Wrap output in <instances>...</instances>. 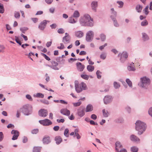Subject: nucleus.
<instances>
[{
	"label": "nucleus",
	"instance_id": "nucleus-1",
	"mask_svg": "<svg viewBox=\"0 0 152 152\" xmlns=\"http://www.w3.org/2000/svg\"><path fill=\"white\" fill-rule=\"evenodd\" d=\"M80 22L81 25L83 26L92 27L94 25L93 19L88 14H85L81 18Z\"/></svg>",
	"mask_w": 152,
	"mask_h": 152
},
{
	"label": "nucleus",
	"instance_id": "nucleus-2",
	"mask_svg": "<svg viewBox=\"0 0 152 152\" xmlns=\"http://www.w3.org/2000/svg\"><path fill=\"white\" fill-rule=\"evenodd\" d=\"M32 112V106L28 104H26L23 106L22 107L17 110L16 117L19 118L20 115V113L25 115H28L31 114Z\"/></svg>",
	"mask_w": 152,
	"mask_h": 152
},
{
	"label": "nucleus",
	"instance_id": "nucleus-3",
	"mask_svg": "<svg viewBox=\"0 0 152 152\" xmlns=\"http://www.w3.org/2000/svg\"><path fill=\"white\" fill-rule=\"evenodd\" d=\"M135 124V129L138 131V134H142L146 130V126L145 124L140 121H137Z\"/></svg>",
	"mask_w": 152,
	"mask_h": 152
},
{
	"label": "nucleus",
	"instance_id": "nucleus-4",
	"mask_svg": "<svg viewBox=\"0 0 152 152\" xmlns=\"http://www.w3.org/2000/svg\"><path fill=\"white\" fill-rule=\"evenodd\" d=\"M150 83V79L145 77L141 78L140 82L138 83V86L145 89H147Z\"/></svg>",
	"mask_w": 152,
	"mask_h": 152
},
{
	"label": "nucleus",
	"instance_id": "nucleus-5",
	"mask_svg": "<svg viewBox=\"0 0 152 152\" xmlns=\"http://www.w3.org/2000/svg\"><path fill=\"white\" fill-rule=\"evenodd\" d=\"M75 90L77 93H79L83 90H86L87 89L86 84L83 82L80 84L75 83Z\"/></svg>",
	"mask_w": 152,
	"mask_h": 152
},
{
	"label": "nucleus",
	"instance_id": "nucleus-6",
	"mask_svg": "<svg viewBox=\"0 0 152 152\" xmlns=\"http://www.w3.org/2000/svg\"><path fill=\"white\" fill-rule=\"evenodd\" d=\"M111 11L112 12V15L110 16V18L113 22L114 25L116 27H118L119 26V24L116 19V12L114 11L113 8L111 9Z\"/></svg>",
	"mask_w": 152,
	"mask_h": 152
},
{
	"label": "nucleus",
	"instance_id": "nucleus-7",
	"mask_svg": "<svg viewBox=\"0 0 152 152\" xmlns=\"http://www.w3.org/2000/svg\"><path fill=\"white\" fill-rule=\"evenodd\" d=\"M94 36V33L92 31H88L86 34V40L88 42H91L93 39Z\"/></svg>",
	"mask_w": 152,
	"mask_h": 152
},
{
	"label": "nucleus",
	"instance_id": "nucleus-8",
	"mask_svg": "<svg viewBox=\"0 0 152 152\" xmlns=\"http://www.w3.org/2000/svg\"><path fill=\"white\" fill-rule=\"evenodd\" d=\"M120 56V60L122 63H124L128 57V54L126 52L124 51L122 53H120L118 55V56Z\"/></svg>",
	"mask_w": 152,
	"mask_h": 152
},
{
	"label": "nucleus",
	"instance_id": "nucleus-9",
	"mask_svg": "<svg viewBox=\"0 0 152 152\" xmlns=\"http://www.w3.org/2000/svg\"><path fill=\"white\" fill-rule=\"evenodd\" d=\"M113 97L111 95H107L103 98L104 103L105 104H107L111 103L113 101Z\"/></svg>",
	"mask_w": 152,
	"mask_h": 152
},
{
	"label": "nucleus",
	"instance_id": "nucleus-10",
	"mask_svg": "<svg viewBox=\"0 0 152 152\" xmlns=\"http://www.w3.org/2000/svg\"><path fill=\"white\" fill-rule=\"evenodd\" d=\"M39 122L41 124L44 126H48L52 124V122L49 119H45L43 120H40Z\"/></svg>",
	"mask_w": 152,
	"mask_h": 152
},
{
	"label": "nucleus",
	"instance_id": "nucleus-11",
	"mask_svg": "<svg viewBox=\"0 0 152 152\" xmlns=\"http://www.w3.org/2000/svg\"><path fill=\"white\" fill-rule=\"evenodd\" d=\"M49 22V21L48 20H44L39 23L38 26V28L41 30H43L45 28L47 23Z\"/></svg>",
	"mask_w": 152,
	"mask_h": 152
},
{
	"label": "nucleus",
	"instance_id": "nucleus-12",
	"mask_svg": "<svg viewBox=\"0 0 152 152\" xmlns=\"http://www.w3.org/2000/svg\"><path fill=\"white\" fill-rule=\"evenodd\" d=\"M52 65H47L46 66L55 70H58L59 69L57 67L58 63L55 61H52Z\"/></svg>",
	"mask_w": 152,
	"mask_h": 152
},
{
	"label": "nucleus",
	"instance_id": "nucleus-13",
	"mask_svg": "<svg viewBox=\"0 0 152 152\" xmlns=\"http://www.w3.org/2000/svg\"><path fill=\"white\" fill-rule=\"evenodd\" d=\"M11 133L13 134L12 140H16L17 139L19 135V132L16 130L13 129L11 131Z\"/></svg>",
	"mask_w": 152,
	"mask_h": 152
},
{
	"label": "nucleus",
	"instance_id": "nucleus-14",
	"mask_svg": "<svg viewBox=\"0 0 152 152\" xmlns=\"http://www.w3.org/2000/svg\"><path fill=\"white\" fill-rule=\"evenodd\" d=\"M39 115L41 117H45L48 115V111L45 109H41L39 111Z\"/></svg>",
	"mask_w": 152,
	"mask_h": 152
},
{
	"label": "nucleus",
	"instance_id": "nucleus-15",
	"mask_svg": "<svg viewBox=\"0 0 152 152\" xmlns=\"http://www.w3.org/2000/svg\"><path fill=\"white\" fill-rule=\"evenodd\" d=\"M77 115L80 117H83L85 114L84 108L80 107L77 110Z\"/></svg>",
	"mask_w": 152,
	"mask_h": 152
},
{
	"label": "nucleus",
	"instance_id": "nucleus-16",
	"mask_svg": "<svg viewBox=\"0 0 152 152\" xmlns=\"http://www.w3.org/2000/svg\"><path fill=\"white\" fill-rule=\"evenodd\" d=\"M60 113L66 116H69L70 114V111L66 108H62L60 110Z\"/></svg>",
	"mask_w": 152,
	"mask_h": 152
},
{
	"label": "nucleus",
	"instance_id": "nucleus-17",
	"mask_svg": "<svg viewBox=\"0 0 152 152\" xmlns=\"http://www.w3.org/2000/svg\"><path fill=\"white\" fill-rule=\"evenodd\" d=\"M77 70L80 72H82L85 68V66L80 62H77L76 64Z\"/></svg>",
	"mask_w": 152,
	"mask_h": 152
},
{
	"label": "nucleus",
	"instance_id": "nucleus-18",
	"mask_svg": "<svg viewBox=\"0 0 152 152\" xmlns=\"http://www.w3.org/2000/svg\"><path fill=\"white\" fill-rule=\"evenodd\" d=\"M70 37L69 35H65L62 38V42L65 44L69 43L70 41Z\"/></svg>",
	"mask_w": 152,
	"mask_h": 152
},
{
	"label": "nucleus",
	"instance_id": "nucleus-19",
	"mask_svg": "<svg viewBox=\"0 0 152 152\" xmlns=\"http://www.w3.org/2000/svg\"><path fill=\"white\" fill-rule=\"evenodd\" d=\"M127 68L128 70L130 71L134 72L136 70V69L134 66V63L133 62H132L128 65Z\"/></svg>",
	"mask_w": 152,
	"mask_h": 152
},
{
	"label": "nucleus",
	"instance_id": "nucleus-20",
	"mask_svg": "<svg viewBox=\"0 0 152 152\" xmlns=\"http://www.w3.org/2000/svg\"><path fill=\"white\" fill-rule=\"evenodd\" d=\"M97 2L96 1H93L91 4V7L92 10L95 12L96 11V8L97 7Z\"/></svg>",
	"mask_w": 152,
	"mask_h": 152
},
{
	"label": "nucleus",
	"instance_id": "nucleus-21",
	"mask_svg": "<svg viewBox=\"0 0 152 152\" xmlns=\"http://www.w3.org/2000/svg\"><path fill=\"white\" fill-rule=\"evenodd\" d=\"M83 33L81 31H77L75 32V35L78 38H81L83 36Z\"/></svg>",
	"mask_w": 152,
	"mask_h": 152
},
{
	"label": "nucleus",
	"instance_id": "nucleus-22",
	"mask_svg": "<svg viewBox=\"0 0 152 152\" xmlns=\"http://www.w3.org/2000/svg\"><path fill=\"white\" fill-rule=\"evenodd\" d=\"M130 138L131 140L134 142H139L140 140L134 134L131 135Z\"/></svg>",
	"mask_w": 152,
	"mask_h": 152
},
{
	"label": "nucleus",
	"instance_id": "nucleus-23",
	"mask_svg": "<svg viewBox=\"0 0 152 152\" xmlns=\"http://www.w3.org/2000/svg\"><path fill=\"white\" fill-rule=\"evenodd\" d=\"M43 143L44 144H47L50 142V138L49 137H47L44 138L42 140Z\"/></svg>",
	"mask_w": 152,
	"mask_h": 152
},
{
	"label": "nucleus",
	"instance_id": "nucleus-24",
	"mask_svg": "<svg viewBox=\"0 0 152 152\" xmlns=\"http://www.w3.org/2000/svg\"><path fill=\"white\" fill-rule=\"evenodd\" d=\"M80 13L78 11L76 10L74 11L73 15L72 16L76 19L77 20V19L80 17Z\"/></svg>",
	"mask_w": 152,
	"mask_h": 152
},
{
	"label": "nucleus",
	"instance_id": "nucleus-25",
	"mask_svg": "<svg viewBox=\"0 0 152 152\" xmlns=\"http://www.w3.org/2000/svg\"><path fill=\"white\" fill-rule=\"evenodd\" d=\"M93 110V106L91 104L88 105L86 107V112L92 111Z\"/></svg>",
	"mask_w": 152,
	"mask_h": 152
},
{
	"label": "nucleus",
	"instance_id": "nucleus-26",
	"mask_svg": "<svg viewBox=\"0 0 152 152\" xmlns=\"http://www.w3.org/2000/svg\"><path fill=\"white\" fill-rule=\"evenodd\" d=\"M115 146L116 150L118 152L119 151V148L122 147L121 143L119 141L116 142L115 143Z\"/></svg>",
	"mask_w": 152,
	"mask_h": 152
},
{
	"label": "nucleus",
	"instance_id": "nucleus-27",
	"mask_svg": "<svg viewBox=\"0 0 152 152\" xmlns=\"http://www.w3.org/2000/svg\"><path fill=\"white\" fill-rule=\"evenodd\" d=\"M77 21V19H76L72 16L69 18V22L71 23H75Z\"/></svg>",
	"mask_w": 152,
	"mask_h": 152
},
{
	"label": "nucleus",
	"instance_id": "nucleus-28",
	"mask_svg": "<svg viewBox=\"0 0 152 152\" xmlns=\"http://www.w3.org/2000/svg\"><path fill=\"white\" fill-rule=\"evenodd\" d=\"M142 38L144 41H146L149 39V37L148 35L145 33H142Z\"/></svg>",
	"mask_w": 152,
	"mask_h": 152
},
{
	"label": "nucleus",
	"instance_id": "nucleus-29",
	"mask_svg": "<svg viewBox=\"0 0 152 152\" xmlns=\"http://www.w3.org/2000/svg\"><path fill=\"white\" fill-rule=\"evenodd\" d=\"M55 140L56 141V143L58 145L62 141L61 138L60 136L56 137Z\"/></svg>",
	"mask_w": 152,
	"mask_h": 152
},
{
	"label": "nucleus",
	"instance_id": "nucleus-30",
	"mask_svg": "<svg viewBox=\"0 0 152 152\" xmlns=\"http://www.w3.org/2000/svg\"><path fill=\"white\" fill-rule=\"evenodd\" d=\"M124 121L123 118L121 117H119L114 120V122L116 123H121Z\"/></svg>",
	"mask_w": 152,
	"mask_h": 152
},
{
	"label": "nucleus",
	"instance_id": "nucleus-31",
	"mask_svg": "<svg viewBox=\"0 0 152 152\" xmlns=\"http://www.w3.org/2000/svg\"><path fill=\"white\" fill-rule=\"evenodd\" d=\"M142 8V6L140 5H137L136 7V9L138 12H140Z\"/></svg>",
	"mask_w": 152,
	"mask_h": 152
},
{
	"label": "nucleus",
	"instance_id": "nucleus-32",
	"mask_svg": "<svg viewBox=\"0 0 152 152\" xmlns=\"http://www.w3.org/2000/svg\"><path fill=\"white\" fill-rule=\"evenodd\" d=\"M34 96L35 97L41 98H43L44 97V94L40 93H38L36 94H34Z\"/></svg>",
	"mask_w": 152,
	"mask_h": 152
},
{
	"label": "nucleus",
	"instance_id": "nucleus-33",
	"mask_svg": "<svg viewBox=\"0 0 152 152\" xmlns=\"http://www.w3.org/2000/svg\"><path fill=\"white\" fill-rule=\"evenodd\" d=\"M87 69L88 71L91 72L94 70V66L88 65L87 66Z\"/></svg>",
	"mask_w": 152,
	"mask_h": 152
},
{
	"label": "nucleus",
	"instance_id": "nucleus-34",
	"mask_svg": "<svg viewBox=\"0 0 152 152\" xmlns=\"http://www.w3.org/2000/svg\"><path fill=\"white\" fill-rule=\"evenodd\" d=\"M113 86L114 88L115 89L119 88L120 87V83L116 82H114Z\"/></svg>",
	"mask_w": 152,
	"mask_h": 152
},
{
	"label": "nucleus",
	"instance_id": "nucleus-35",
	"mask_svg": "<svg viewBox=\"0 0 152 152\" xmlns=\"http://www.w3.org/2000/svg\"><path fill=\"white\" fill-rule=\"evenodd\" d=\"M41 151V148L38 147H34L33 148V152H40Z\"/></svg>",
	"mask_w": 152,
	"mask_h": 152
},
{
	"label": "nucleus",
	"instance_id": "nucleus-36",
	"mask_svg": "<svg viewBox=\"0 0 152 152\" xmlns=\"http://www.w3.org/2000/svg\"><path fill=\"white\" fill-rule=\"evenodd\" d=\"M131 150L132 152H137L138 151V148L136 146H133L131 148Z\"/></svg>",
	"mask_w": 152,
	"mask_h": 152
},
{
	"label": "nucleus",
	"instance_id": "nucleus-37",
	"mask_svg": "<svg viewBox=\"0 0 152 152\" xmlns=\"http://www.w3.org/2000/svg\"><path fill=\"white\" fill-rule=\"evenodd\" d=\"M28 29V28L27 27H23L20 28V31L23 33H25L26 31Z\"/></svg>",
	"mask_w": 152,
	"mask_h": 152
},
{
	"label": "nucleus",
	"instance_id": "nucleus-38",
	"mask_svg": "<svg viewBox=\"0 0 152 152\" xmlns=\"http://www.w3.org/2000/svg\"><path fill=\"white\" fill-rule=\"evenodd\" d=\"M69 130L68 129L66 128L65 129L64 132V135L65 136L67 137L69 136Z\"/></svg>",
	"mask_w": 152,
	"mask_h": 152
},
{
	"label": "nucleus",
	"instance_id": "nucleus-39",
	"mask_svg": "<svg viewBox=\"0 0 152 152\" xmlns=\"http://www.w3.org/2000/svg\"><path fill=\"white\" fill-rule=\"evenodd\" d=\"M126 82L130 87H132V82L130 80L128 79L127 78L126 80Z\"/></svg>",
	"mask_w": 152,
	"mask_h": 152
},
{
	"label": "nucleus",
	"instance_id": "nucleus-40",
	"mask_svg": "<svg viewBox=\"0 0 152 152\" xmlns=\"http://www.w3.org/2000/svg\"><path fill=\"white\" fill-rule=\"evenodd\" d=\"M102 112L104 116L105 117H107L108 116V113L107 111H106L105 109L102 110Z\"/></svg>",
	"mask_w": 152,
	"mask_h": 152
},
{
	"label": "nucleus",
	"instance_id": "nucleus-41",
	"mask_svg": "<svg viewBox=\"0 0 152 152\" xmlns=\"http://www.w3.org/2000/svg\"><path fill=\"white\" fill-rule=\"evenodd\" d=\"M148 8L149 7L147 5L146 6L144 9L143 10V11L144 12V13L146 15H147L149 12Z\"/></svg>",
	"mask_w": 152,
	"mask_h": 152
},
{
	"label": "nucleus",
	"instance_id": "nucleus-42",
	"mask_svg": "<svg viewBox=\"0 0 152 152\" xmlns=\"http://www.w3.org/2000/svg\"><path fill=\"white\" fill-rule=\"evenodd\" d=\"M80 76L83 79L87 80H88L89 77V76L86 75H81Z\"/></svg>",
	"mask_w": 152,
	"mask_h": 152
},
{
	"label": "nucleus",
	"instance_id": "nucleus-43",
	"mask_svg": "<svg viewBox=\"0 0 152 152\" xmlns=\"http://www.w3.org/2000/svg\"><path fill=\"white\" fill-rule=\"evenodd\" d=\"M102 73V72H100L99 70H97L96 74L97 76V77L98 79L101 78V75L100 74Z\"/></svg>",
	"mask_w": 152,
	"mask_h": 152
},
{
	"label": "nucleus",
	"instance_id": "nucleus-44",
	"mask_svg": "<svg viewBox=\"0 0 152 152\" xmlns=\"http://www.w3.org/2000/svg\"><path fill=\"white\" fill-rule=\"evenodd\" d=\"M101 39L102 41H104L106 39V36L104 34H102L100 35Z\"/></svg>",
	"mask_w": 152,
	"mask_h": 152
},
{
	"label": "nucleus",
	"instance_id": "nucleus-45",
	"mask_svg": "<svg viewBox=\"0 0 152 152\" xmlns=\"http://www.w3.org/2000/svg\"><path fill=\"white\" fill-rule=\"evenodd\" d=\"M148 24V22L146 20H145L142 21L141 23V25L142 26H145Z\"/></svg>",
	"mask_w": 152,
	"mask_h": 152
},
{
	"label": "nucleus",
	"instance_id": "nucleus-46",
	"mask_svg": "<svg viewBox=\"0 0 152 152\" xmlns=\"http://www.w3.org/2000/svg\"><path fill=\"white\" fill-rule=\"evenodd\" d=\"M14 16L15 18H18L20 17V14L19 12H15L14 13Z\"/></svg>",
	"mask_w": 152,
	"mask_h": 152
},
{
	"label": "nucleus",
	"instance_id": "nucleus-47",
	"mask_svg": "<svg viewBox=\"0 0 152 152\" xmlns=\"http://www.w3.org/2000/svg\"><path fill=\"white\" fill-rule=\"evenodd\" d=\"M41 55L42 56H43L48 61H50V59L46 54L43 53H41Z\"/></svg>",
	"mask_w": 152,
	"mask_h": 152
},
{
	"label": "nucleus",
	"instance_id": "nucleus-48",
	"mask_svg": "<svg viewBox=\"0 0 152 152\" xmlns=\"http://www.w3.org/2000/svg\"><path fill=\"white\" fill-rule=\"evenodd\" d=\"M106 57V55L105 53H103L100 56V58H101L103 60L105 59Z\"/></svg>",
	"mask_w": 152,
	"mask_h": 152
},
{
	"label": "nucleus",
	"instance_id": "nucleus-49",
	"mask_svg": "<svg viewBox=\"0 0 152 152\" xmlns=\"http://www.w3.org/2000/svg\"><path fill=\"white\" fill-rule=\"evenodd\" d=\"M26 97L27 99H28L30 101H32L33 100V99L31 96L29 94L26 95Z\"/></svg>",
	"mask_w": 152,
	"mask_h": 152
},
{
	"label": "nucleus",
	"instance_id": "nucleus-50",
	"mask_svg": "<svg viewBox=\"0 0 152 152\" xmlns=\"http://www.w3.org/2000/svg\"><path fill=\"white\" fill-rule=\"evenodd\" d=\"M60 34H62L64 32V30L62 28H60L57 31Z\"/></svg>",
	"mask_w": 152,
	"mask_h": 152
},
{
	"label": "nucleus",
	"instance_id": "nucleus-51",
	"mask_svg": "<svg viewBox=\"0 0 152 152\" xmlns=\"http://www.w3.org/2000/svg\"><path fill=\"white\" fill-rule=\"evenodd\" d=\"M117 3L118 4L119 7H122L123 6L124 3L122 1H117Z\"/></svg>",
	"mask_w": 152,
	"mask_h": 152
},
{
	"label": "nucleus",
	"instance_id": "nucleus-52",
	"mask_svg": "<svg viewBox=\"0 0 152 152\" xmlns=\"http://www.w3.org/2000/svg\"><path fill=\"white\" fill-rule=\"evenodd\" d=\"M40 102L42 103L46 104H49V102L48 101L45 99L41 100H40Z\"/></svg>",
	"mask_w": 152,
	"mask_h": 152
},
{
	"label": "nucleus",
	"instance_id": "nucleus-53",
	"mask_svg": "<svg viewBox=\"0 0 152 152\" xmlns=\"http://www.w3.org/2000/svg\"><path fill=\"white\" fill-rule=\"evenodd\" d=\"M81 104V102H77L73 103V105L75 107H77L79 106Z\"/></svg>",
	"mask_w": 152,
	"mask_h": 152
},
{
	"label": "nucleus",
	"instance_id": "nucleus-54",
	"mask_svg": "<svg viewBox=\"0 0 152 152\" xmlns=\"http://www.w3.org/2000/svg\"><path fill=\"white\" fill-rule=\"evenodd\" d=\"M15 40L16 42L19 45H21V42L20 41L18 38L17 37H15Z\"/></svg>",
	"mask_w": 152,
	"mask_h": 152
},
{
	"label": "nucleus",
	"instance_id": "nucleus-55",
	"mask_svg": "<svg viewBox=\"0 0 152 152\" xmlns=\"http://www.w3.org/2000/svg\"><path fill=\"white\" fill-rule=\"evenodd\" d=\"M39 131L38 129H35L32 130L31 132L32 134H36Z\"/></svg>",
	"mask_w": 152,
	"mask_h": 152
},
{
	"label": "nucleus",
	"instance_id": "nucleus-56",
	"mask_svg": "<svg viewBox=\"0 0 152 152\" xmlns=\"http://www.w3.org/2000/svg\"><path fill=\"white\" fill-rule=\"evenodd\" d=\"M109 87L108 86H106V88L105 89H104V90H101L100 91L101 92H106L108 91L109 90Z\"/></svg>",
	"mask_w": 152,
	"mask_h": 152
},
{
	"label": "nucleus",
	"instance_id": "nucleus-57",
	"mask_svg": "<svg viewBox=\"0 0 152 152\" xmlns=\"http://www.w3.org/2000/svg\"><path fill=\"white\" fill-rule=\"evenodd\" d=\"M107 45V43H105L104 45L100 46L99 47V49L100 50H102L103 49H104V48Z\"/></svg>",
	"mask_w": 152,
	"mask_h": 152
},
{
	"label": "nucleus",
	"instance_id": "nucleus-58",
	"mask_svg": "<svg viewBox=\"0 0 152 152\" xmlns=\"http://www.w3.org/2000/svg\"><path fill=\"white\" fill-rule=\"evenodd\" d=\"M4 138V135L2 132H0V142Z\"/></svg>",
	"mask_w": 152,
	"mask_h": 152
},
{
	"label": "nucleus",
	"instance_id": "nucleus-59",
	"mask_svg": "<svg viewBox=\"0 0 152 152\" xmlns=\"http://www.w3.org/2000/svg\"><path fill=\"white\" fill-rule=\"evenodd\" d=\"M91 117L92 119L94 120H96L97 118L96 115L94 114H92L91 115Z\"/></svg>",
	"mask_w": 152,
	"mask_h": 152
},
{
	"label": "nucleus",
	"instance_id": "nucleus-60",
	"mask_svg": "<svg viewBox=\"0 0 152 152\" xmlns=\"http://www.w3.org/2000/svg\"><path fill=\"white\" fill-rule=\"evenodd\" d=\"M31 19L34 23H36L37 22L38 20V18H31Z\"/></svg>",
	"mask_w": 152,
	"mask_h": 152
},
{
	"label": "nucleus",
	"instance_id": "nucleus-61",
	"mask_svg": "<svg viewBox=\"0 0 152 152\" xmlns=\"http://www.w3.org/2000/svg\"><path fill=\"white\" fill-rule=\"evenodd\" d=\"M50 26L52 29H55L57 26V25L56 24L53 23Z\"/></svg>",
	"mask_w": 152,
	"mask_h": 152
},
{
	"label": "nucleus",
	"instance_id": "nucleus-62",
	"mask_svg": "<svg viewBox=\"0 0 152 152\" xmlns=\"http://www.w3.org/2000/svg\"><path fill=\"white\" fill-rule=\"evenodd\" d=\"M53 0H45V1L48 4H51L53 2Z\"/></svg>",
	"mask_w": 152,
	"mask_h": 152
},
{
	"label": "nucleus",
	"instance_id": "nucleus-63",
	"mask_svg": "<svg viewBox=\"0 0 152 152\" xmlns=\"http://www.w3.org/2000/svg\"><path fill=\"white\" fill-rule=\"evenodd\" d=\"M56 60L58 62H60L63 60V59L61 58V57H59L56 58Z\"/></svg>",
	"mask_w": 152,
	"mask_h": 152
},
{
	"label": "nucleus",
	"instance_id": "nucleus-64",
	"mask_svg": "<svg viewBox=\"0 0 152 152\" xmlns=\"http://www.w3.org/2000/svg\"><path fill=\"white\" fill-rule=\"evenodd\" d=\"M148 113L149 115L152 117V107L149 109Z\"/></svg>",
	"mask_w": 152,
	"mask_h": 152
}]
</instances>
